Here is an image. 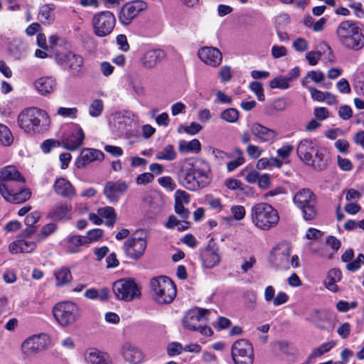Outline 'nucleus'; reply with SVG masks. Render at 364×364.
<instances>
[{"label": "nucleus", "mask_w": 364, "mask_h": 364, "mask_svg": "<svg viewBox=\"0 0 364 364\" xmlns=\"http://www.w3.org/2000/svg\"><path fill=\"white\" fill-rule=\"evenodd\" d=\"M181 185L195 191L207 187L211 182L210 167L208 162L198 160L183 168L179 174Z\"/></svg>", "instance_id": "f257e3e1"}, {"label": "nucleus", "mask_w": 364, "mask_h": 364, "mask_svg": "<svg viewBox=\"0 0 364 364\" xmlns=\"http://www.w3.org/2000/svg\"><path fill=\"white\" fill-rule=\"evenodd\" d=\"M336 35L339 43L346 49L358 51L364 47V32L358 22L343 21L338 24Z\"/></svg>", "instance_id": "f03ea898"}, {"label": "nucleus", "mask_w": 364, "mask_h": 364, "mask_svg": "<svg viewBox=\"0 0 364 364\" xmlns=\"http://www.w3.org/2000/svg\"><path fill=\"white\" fill-rule=\"evenodd\" d=\"M17 121L21 129L31 135L47 130L50 123L48 113L34 107L22 110L18 116Z\"/></svg>", "instance_id": "7ed1b4c3"}, {"label": "nucleus", "mask_w": 364, "mask_h": 364, "mask_svg": "<svg viewBox=\"0 0 364 364\" xmlns=\"http://www.w3.org/2000/svg\"><path fill=\"white\" fill-rule=\"evenodd\" d=\"M252 223L257 228L268 230L275 227L279 221L278 211L267 203H258L251 209Z\"/></svg>", "instance_id": "20e7f679"}, {"label": "nucleus", "mask_w": 364, "mask_h": 364, "mask_svg": "<svg viewBox=\"0 0 364 364\" xmlns=\"http://www.w3.org/2000/svg\"><path fill=\"white\" fill-rule=\"evenodd\" d=\"M150 285L153 299L159 304H170L176 296V287L168 277H154Z\"/></svg>", "instance_id": "39448f33"}, {"label": "nucleus", "mask_w": 364, "mask_h": 364, "mask_svg": "<svg viewBox=\"0 0 364 364\" xmlns=\"http://www.w3.org/2000/svg\"><path fill=\"white\" fill-rule=\"evenodd\" d=\"M209 311L205 309L196 308L188 311L183 318L184 328L191 331H198L204 336L213 334L212 329L205 325Z\"/></svg>", "instance_id": "423d86ee"}, {"label": "nucleus", "mask_w": 364, "mask_h": 364, "mask_svg": "<svg viewBox=\"0 0 364 364\" xmlns=\"http://www.w3.org/2000/svg\"><path fill=\"white\" fill-rule=\"evenodd\" d=\"M53 314L61 326L66 327L75 323L80 316L79 306L70 301L58 303L53 308Z\"/></svg>", "instance_id": "0eeeda50"}, {"label": "nucleus", "mask_w": 364, "mask_h": 364, "mask_svg": "<svg viewBox=\"0 0 364 364\" xmlns=\"http://www.w3.org/2000/svg\"><path fill=\"white\" fill-rule=\"evenodd\" d=\"M294 203L301 210L304 218L311 220L317 214L316 196L309 188L299 190L294 196Z\"/></svg>", "instance_id": "6e6552de"}, {"label": "nucleus", "mask_w": 364, "mask_h": 364, "mask_svg": "<svg viewBox=\"0 0 364 364\" xmlns=\"http://www.w3.org/2000/svg\"><path fill=\"white\" fill-rule=\"evenodd\" d=\"M92 23L95 34L99 37H105L112 32L116 18L114 14L109 11H101L93 16Z\"/></svg>", "instance_id": "1a4fd4ad"}, {"label": "nucleus", "mask_w": 364, "mask_h": 364, "mask_svg": "<svg viewBox=\"0 0 364 364\" xmlns=\"http://www.w3.org/2000/svg\"><path fill=\"white\" fill-rule=\"evenodd\" d=\"M112 290L117 299L125 301H131L141 295L137 284L130 279H120L115 282Z\"/></svg>", "instance_id": "9d476101"}, {"label": "nucleus", "mask_w": 364, "mask_h": 364, "mask_svg": "<svg viewBox=\"0 0 364 364\" xmlns=\"http://www.w3.org/2000/svg\"><path fill=\"white\" fill-rule=\"evenodd\" d=\"M231 354L235 364L253 363V348L247 340L241 339L235 342L232 346Z\"/></svg>", "instance_id": "9b49d317"}, {"label": "nucleus", "mask_w": 364, "mask_h": 364, "mask_svg": "<svg viewBox=\"0 0 364 364\" xmlns=\"http://www.w3.org/2000/svg\"><path fill=\"white\" fill-rule=\"evenodd\" d=\"M291 247L287 242L277 244L272 250L269 256L270 262L278 269H289L290 268L289 256Z\"/></svg>", "instance_id": "f8f14e48"}, {"label": "nucleus", "mask_w": 364, "mask_h": 364, "mask_svg": "<svg viewBox=\"0 0 364 364\" xmlns=\"http://www.w3.org/2000/svg\"><path fill=\"white\" fill-rule=\"evenodd\" d=\"M147 9V4L141 0L127 3L121 9L118 18L119 22L124 25H129L141 11Z\"/></svg>", "instance_id": "ddd939ff"}, {"label": "nucleus", "mask_w": 364, "mask_h": 364, "mask_svg": "<svg viewBox=\"0 0 364 364\" xmlns=\"http://www.w3.org/2000/svg\"><path fill=\"white\" fill-rule=\"evenodd\" d=\"M55 60L65 69H68L73 76L80 73L83 65V59L81 56L68 51L57 53Z\"/></svg>", "instance_id": "4468645a"}, {"label": "nucleus", "mask_w": 364, "mask_h": 364, "mask_svg": "<svg viewBox=\"0 0 364 364\" xmlns=\"http://www.w3.org/2000/svg\"><path fill=\"white\" fill-rule=\"evenodd\" d=\"M147 242L143 237H131L127 240L124 244V250L127 257L138 260L144 254Z\"/></svg>", "instance_id": "2eb2a0df"}, {"label": "nucleus", "mask_w": 364, "mask_h": 364, "mask_svg": "<svg viewBox=\"0 0 364 364\" xmlns=\"http://www.w3.org/2000/svg\"><path fill=\"white\" fill-rule=\"evenodd\" d=\"M250 129L252 135L261 143L272 144L278 135L275 130L257 122L251 124Z\"/></svg>", "instance_id": "dca6fc26"}, {"label": "nucleus", "mask_w": 364, "mask_h": 364, "mask_svg": "<svg viewBox=\"0 0 364 364\" xmlns=\"http://www.w3.org/2000/svg\"><path fill=\"white\" fill-rule=\"evenodd\" d=\"M318 147L319 146L315 139H304L298 144L297 155L306 164L309 163L312 161V156Z\"/></svg>", "instance_id": "f3484780"}, {"label": "nucleus", "mask_w": 364, "mask_h": 364, "mask_svg": "<svg viewBox=\"0 0 364 364\" xmlns=\"http://www.w3.org/2000/svg\"><path fill=\"white\" fill-rule=\"evenodd\" d=\"M46 347V343L41 336H33L26 338L21 345V350L26 356L34 355Z\"/></svg>", "instance_id": "a211bd4d"}, {"label": "nucleus", "mask_w": 364, "mask_h": 364, "mask_svg": "<svg viewBox=\"0 0 364 364\" xmlns=\"http://www.w3.org/2000/svg\"><path fill=\"white\" fill-rule=\"evenodd\" d=\"M0 193L4 198L13 203H21L28 200L31 196L29 189H23L19 192L10 190L6 183L0 184Z\"/></svg>", "instance_id": "6ab92c4d"}, {"label": "nucleus", "mask_w": 364, "mask_h": 364, "mask_svg": "<svg viewBox=\"0 0 364 364\" xmlns=\"http://www.w3.org/2000/svg\"><path fill=\"white\" fill-rule=\"evenodd\" d=\"M127 188L128 186L124 181H109L105 186L104 194L110 203H117Z\"/></svg>", "instance_id": "aec40b11"}, {"label": "nucleus", "mask_w": 364, "mask_h": 364, "mask_svg": "<svg viewBox=\"0 0 364 364\" xmlns=\"http://www.w3.org/2000/svg\"><path fill=\"white\" fill-rule=\"evenodd\" d=\"M198 55L203 62L212 67L218 66L223 59L221 52L218 48L213 47H205L200 49Z\"/></svg>", "instance_id": "412c9836"}, {"label": "nucleus", "mask_w": 364, "mask_h": 364, "mask_svg": "<svg viewBox=\"0 0 364 364\" xmlns=\"http://www.w3.org/2000/svg\"><path fill=\"white\" fill-rule=\"evenodd\" d=\"M85 139V133L82 128L77 127L63 139V146L70 151L77 150Z\"/></svg>", "instance_id": "4be33fe9"}, {"label": "nucleus", "mask_w": 364, "mask_h": 364, "mask_svg": "<svg viewBox=\"0 0 364 364\" xmlns=\"http://www.w3.org/2000/svg\"><path fill=\"white\" fill-rule=\"evenodd\" d=\"M105 155L100 150L85 148L81 151L80 156L76 159L75 165L78 168H81L95 161H102Z\"/></svg>", "instance_id": "5701e85b"}, {"label": "nucleus", "mask_w": 364, "mask_h": 364, "mask_svg": "<svg viewBox=\"0 0 364 364\" xmlns=\"http://www.w3.org/2000/svg\"><path fill=\"white\" fill-rule=\"evenodd\" d=\"M166 56L164 50L161 49H151L146 50L140 59L141 65L146 69H152L156 66Z\"/></svg>", "instance_id": "b1692460"}, {"label": "nucleus", "mask_w": 364, "mask_h": 364, "mask_svg": "<svg viewBox=\"0 0 364 364\" xmlns=\"http://www.w3.org/2000/svg\"><path fill=\"white\" fill-rule=\"evenodd\" d=\"M124 359L130 364H140L144 360L143 353L136 346L125 343L122 349Z\"/></svg>", "instance_id": "393cba45"}, {"label": "nucleus", "mask_w": 364, "mask_h": 364, "mask_svg": "<svg viewBox=\"0 0 364 364\" xmlns=\"http://www.w3.org/2000/svg\"><path fill=\"white\" fill-rule=\"evenodd\" d=\"M36 244L32 240L18 239L9 245V251L12 254L29 253L35 250Z\"/></svg>", "instance_id": "a878e982"}, {"label": "nucleus", "mask_w": 364, "mask_h": 364, "mask_svg": "<svg viewBox=\"0 0 364 364\" xmlns=\"http://www.w3.org/2000/svg\"><path fill=\"white\" fill-rule=\"evenodd\" d=\"M56 194L64 198H72L75 196V188L72 184L65 178H58L53 185Z\"/></svg>", "instance_id": "bb28decb"}, {"label": "nucleus", "mask_w": 364, "mask_h": 364, "mask_svg": "<svg viewBox=\"0 0 364 364\" xmlns=\"http://www.w3.org/2000/svg\"><path fill=\"white\" fill-rule=\"evenodd\" d=\"M85 360L91 364H110L111 360L107 353L92 348L85 353Z\"/></svg>", "instance_id": "cd10ccee"}, {"label": "nucleus", "mask_w": 364, "mask_h": 364, "mask_svg": "<svg viewBox=\"0 0 364 364\" xmlns=\"http://www.w3.org/2000/svg\"><path fill=\"white\" fill-rule=\"evenodd\" d=\"M36 90L42 95L50 94L55 89L56 82L51 77H42L34 83Z\"/></svg>", "instance_id": "c85d7f7f"}, {"label": "nucleus", "mask_w": 364, "mask_h": 364, "mask_svg": "<svg viewBox=\"0 0 364 364\" xmlns=\"http://www.w3.org/2000/svg\"><path fill=\"white\" fill-rule=\"evenodd\" d=\"M72 210L71 205L61 203L55 206L48 213V216L55 220L70 219V213Z\"/></svg>", "instance_id": "c756f323"}, {"label": "nucleus", "mask_w": 364, "mask_h": 364, "mask_svg": "<svg viewBox=\"0 0 364 364\" xmlns=\"http://www.w3.org/2000/svg\"><path fill=\"white\" fill-rule=\"evenodd\" d=\"M55 6L53 4H48L41 6L39 9L38 19L43 24L50 25L55 20Z\"/></svg>", "instance_id": "7c9ffc66"}, {"label": "nucleus", "mask_w": 364, "mask_h": 364, "mask_svg": "<svg viewBox=\"0 0 364 364\" xmlns=\"http://www.w3.org/2000/svg\"><path fill=\"white\" fill-rule=\"evenodd\" d=\"M328 161L327 151L319 146L312 156V161L307 163V164L313 166L317 169L323 170L326 168Z\"/></svg>", "instance_id": "2f4dec72"}, {"label": "nucleus", "mask_w": 364, "mask_h": 364, "mask_svg": "<svg viewBox=\"0 0 364 364\" xmlns=\"http://www.w3.org/2000/svg\"><path fill=\"white\" fill-rule=\"evenodd\" d=\"M143 202L154 213H159L164 206L162 197L158 193H146L142 198Z\"/></svg>", "instance_id": "473e14b6"}, {"label": "nucleus", "mask_w": 364, "mask_h": 364, "mask_svg": "<svg viewBox=\"0 0 364 364\" xmlns=\"http://www.w3.org/2000/svg\"><path fill=\"white\" fill-rule=\"evenodd\" d=\"M6 181L25 182L24 178L13 166H7L0 169V181Z\"/></svg>", "instance_id": "72a5a7b5"}, {"label": "nucleus", "mask_w": 364, "mask_h": 364, "mask_svg": "<svg viewBox=\"0 0 364 364\" xmlns=\"http://www.w3.org/2000/svg\"><path fill=\"white\" fill-rule=\"evenodd\" d=\"M200 257L203 266L206 268L214 267L218 264L220 260L218 253L211 248L204 250Z\"/></svg>", "instance_id": "f704fd0d"}, {"label": "nucleus", "mask_w": 364, "mask_h": 364, "mask_svg": "<svg viewBox=\"0 0 364 364\" xmlns=\"http://www.w3.org/2000/svg\"><path fill=\"white\" fill-rule=\"evenodd\" d=\"M341 277L342 274L339 269H331L328 273L327 279L325 282L326 288L332 292H336L338 289L336 283L341 279Z\"/></svg>", "instance_id": "c9c22d12"}, {"label": "nucleus", "mask_w": 364, "mask_h": 364, "mask_svg": "<svg viewBox=\"0 0 364 364\" xmlns=\"http://www.w3.org/2000/svg\"><path fill=\"white\" fill-rule=\"evenodd\" d=\"M97 213L102 218L106 219L105 224L107 227L114 226L117 222V213L112 207L105 206L100 208L97 210Z\"/></svg>", "instance_id": "e433bc0d"}, {"label": "nucleus", "mask_w": 364, "mask_h": 364, "mask_svg": "<svg viewBox=\"0 0 364 364\" xmlns=\"http://www.w3.org/2000/svg\"><path fill=\"white\" fill-rule=\"evenodd\" d=\"M85 245V236L73 235L67 238V250L70 253L78 252L80 247Z\"/></svg>", "instance_id": "4c0bfd02"}, {"label": "nucleus", "mask_w": 364, "mask_h": 364, "mask_svg": "<svg viewBox=\"0 0 364 364\" xmlns=\"http://www.w3.org/2000/svg\"><path fill=\"white\" fill-rule=\"evenodd\" d=\"M311 318L312 321L319 328H324L323 322L326 321H330L331 318V314L324 310L318 311L314 310L311 314Z\"/></svg>", "instance_id": "58836bf2"}, {"label": "nucleus", "mask_w": 364, "mask_h": 364, "mask_svg": "<svg viewBox=\"0 0 364 364\" xmlns=\"http://www.w3.org/2000/svg\"><path fill=\"white\" fill-rule=\"evenodd\" d=\"M201 149V145L200 141L194 139L191 141H187L185 140H181L179 142V150L181 152L183 153H191L196 152L198 153Z\"/></svg>", "instance_id": "ea45409f"}, {"label": "nucleus", "mask_w": 364, "mask_h": 364, "mask_svg": "<svg viewBox=\"0 0 364 364\" xmlns=\"http://www.w3.org/2000/svg\"><path fill=\"white\" fill-rule=\"evenodd\" d=\"M57 286H63L72 280V274L68 268L61 267L55 272Z\"/></svg>", "instance_id": "a19ab883"}, {"label": "nucleus", "mask_w": 364, "mask_h": 364, "mask_svg": "<svg viewBox=\"0 0 364 364\" xmlns=\"http://www.w3.org/2000/svg\"><path fill=\"white\" fill-rule=\"evenodd\" d=\"M325 79L324 74L320 70H311L307 73L306 75L301 80V85L304 87H310V81L319 83Z\"/></svg>", "instance_id": "79ce46f5"}, {"label": "nucleus", "mask_w": 364, "mask_h": 364, "mask_svg": "<svg viewBox=\"0 0 364 364\" xmlns=\"http://www.w3.org/2000/svg\"><path fill=\"white\" fill-rule=\"evenodd\" d=\"M225 186L230 190H240L244 191L247 195H251L253 193L252 188L251 187L247 186H243L242 183L235 178H228L225 181Z\"/></svg>", "instance_id": "37998d69"}, {"label": "nucleus", "mask_w": 364, "mask_h": 364, "mask_svg": "<svg viewBox=\"0 0 364 364\" xmlns=\"http://www.w3.org/2000/svg\"><path fill=\"white\" fill-rule=\"evenodd\" d=\"M176 156L177 154L174 150L173 146L168 144L156 154V159L158 160L173 161Z\"/></svg>", "instance_id": "c03bdc74"}, {"label": "nucleus", "mask_w": 364, "mask_h": 364, "mask_svg": "<svg viewBox=\"0 0 364 364\" xmlns=\"http://www.w3.org/2000/svg\"><path fill=\"white\" fill-rule=\"evenodd\" d=\"M165 227L168 229L177 228L178 230L183 231L188 228L189 223L183 220L181 222L175 215H172L168 217L167 222L165 223Z\"/></svg>", "instance_id": "a18cd8bd"}, {"label": "nucleus", "mask_w": 364, "mask_h": 364, "mask_svg": "<svg viewBox=\"0 0 364 364\" xmlns=\"http://www.w3.org/2000/svg\"><path fill=\"white\" fill-rule=\"evenodd\" d=\"M58 229V225L54 223L45 225L41 230V232L37 236V240L41 242L48 237L53 234Z\"/></svg>", "instance_id": "49530a36"}, {"label": "nucleus", "mask_w": 364, "mask_h": 364, "mask_svg": "<svg viewBox=\"0 0 364 364\" xmlns=\"http://www.w3.org/2000/svg\"><path fill=\"white\" fill-rule=\"evenodd\" d=\"M103 108V101L100 99H95L91 101L89 106V114L92 117H97L101 115Z\"/></svg>", "instance_id": "de8ad7c7"}, {"label": "nucleus", "mask_w": 364, "mask_h": 364, "mask_svg": "<svg viewBox=\"0 0 364 364\" xmlns=\"http://www.w3.org/2000/svg\"><path fill=\"white\" fill-rule=\"evenodd\" d=\"M41 218V214L39 212L35 211L32 212L29 215H28L25 218V223L29 228L26 230L27 235H31L35 232V228L33 225L36 224Z\"/></svg>", "instance_id": "09e8293b"}, {"label": "nucleus", "mask_w": 364, "mask_h": 364, "mask_svg": "<svg viewBox=\"0 0 364 364\" xmlns=\"http://www.w3.org/2000/svg\"><path fill=\"white\" fill-rule=\"evenodd\" d=\"M289 83L290 82L286 76L279 75L269 82V87L272 89L286 90L289 87Z\"/></svg>", "instance_id": "8fccbe9b"}, {"label": "nucleus", "mask_w": 364, "mask_h": 364, "mask_svg": "<svg viewBox=\"0 0 364 364\" xmlns=\"http://www.w3.org/2000/svg\"><path fill=\"white\" fill-rule=\"evenodd\" d=\"M336 343L334 341H329L324 343L318 347L313 349L311 353V358H315L321 356L323 354L328 352L334 346Z\"/></svg>", "instance_id": "3c124183"}, {"label": "nucleus", "mask_w": 364, "mask_h": 364, "mask_svg": "<svg viewBox=\"0 0 364 364\" xmlns=\"http://www.w3.org/2000/svg\"><path fill=\"white\" fill-rule=\"evenodd\" d=\"M13 136L9 129L0 124V143L4 146H9L13 142Z\"/></svg>", "instance_id": "603ef678"}, {"label": "nucleus", "mask_w": 364, "mask_h": 364, "mask_svg": "<svg viewBox=\"0 0 364 364\" xmlns=\"http://www.w3.org/2000/svg\"><path fill=\"white\" fill-rule=\"evenodd\" d=\"M220 118L229 123L236 122L239 118V112L235 108L226 109L220 114Z\"/></svg>", "instance_id": "864d4df0"}, {"label": "nucleus", "mask_w": 364, "mask_h": 364, "mask_svg": "<svg viewBox=\"0 0 364 364\" xmlns=\"http://www.w3.org/2000/svg\"><path fill=\"white\" fill-rule=\"evenodd\" d=\"M103 235V230L99 228H95L89 230L87 232V236H85L86 245L90 244L93 242L99 241L102 239Z\"/></svg>", "instance_id": "5fc2aeb1"}, {"label": "nucleus", "mask_w": 364, "mask_h": 364, "mask_svg": "<svg viewBox=\"0 0 364 364\" xmlns=\"http://www.w3.org/2000/svg\"><path fill=\"white\" fill-rule=\"evenodd\" d=\"M289 104L284 98L275 99L269 106L271 111L282 112L288 107Z\"/></svg>", "instance_id": "6e6d98bb"}, {"label": "nucleus", "mask_w": 364, "mask_h": 364, "mask_svg": "<svg viewBox=\"0 0 364 364\" xmlns=\"http://www.w3.org/2000/svg\"><path fill=\"white\" fill-rule=\"evenodd\" d=\"M249 87L252 92H253L259 101L264 100V89L262 84L257 81L252 82Z\"/></svg>", "instance_id": "4d7b16f0"}, {"label": "nucleus", "mask_w": 364, "mask_h": 364, "mask_svg": "<svg viewBox=\"0 0 364 364\" xmlns=\"http://www.w3.org/2000/svg\"><path fill=\"white\" fill-rule=\"evenodd\" d=\"M160 186L168 191H173L176 188V184L171 176H162L158 178Z\"/></svg>", "instance_id": "13d9d810"}, {"label": "nucleus", "mask_w": 364, "mask_h": 364, "mask_svg": "<svg viewBox=\"0 0 364 364\" xmlns=\"http://www.w3.org/2000/svg\"><path fill=\"white\" fill-rule=\"evenodd\" d=\"M175 212L181 217V218L183 220H186L190 215V211L186 208L182 202L178 200V199L175 201L174 205Z\"/></svg>", "instance_id": "bf43d9fd"}, {"label": "nucleus", "mask_w": 364, "mask_h": 364, "mask_svg": "<svg viewBox=\"0 0 364 364\" xmlns=\"http://www.w3.org/2000/svg\"><path fill=\"white\" fill-rule=\"evenodd\" d=\"M78 110L76 107H60L58 109V114L60 115L63 117L75 119L77 115Z\"/></svg>", "instance_id": "052dcab7"}, {"label": "nucleus", "mask_w": 364, "mask_h": 364, "mask_svg": "<svg viewBox=\"0 0 364 364\" xmlns=\"http://www.w3.org/2000/svg\"><path fill=\"white\" fill-rule=\"evenodd\" d=\"M364 263V255L363 254H359L356 259H353L352 262H349L346 264V269L350 272H355L358 270L362 264Z\"/></svg>", "instance_id": "680f3d73"}, {"label": "nucleus", "mask_w": 364, "mask_h": 364, "mask_svg": "<svg viewBox=\"0 0 364 364\" xmlns=\"http://www.w3.org/2000/svg\"><path fill=\"white\" fill-rule=\"evenodd\" d=\"M154 176L150 172H145L137 176L136 183L138 185L146 186L154 181Z\"/></svg>", "instance_id": "e2e57ef3"}, {"label": "nucleus", "mask_w": 364, "mask_h": 364, "mask_svg": "<svg viewBox=\"0 0 364 364\" xmlns=\"http://www.w3.org/2000/svg\"><path fill=\"white\" fill-rule=\"evenodd\" d=\"M206 203L210 206V208L216 210L217 212H220L223 210V205H222L220 198H213L211 196H208L206 197Z\"/></svg>", "instance_id": "0e129e2a"}, {"label": "nucleus", "mask_w": 364, "mask_h": 364, "mask_svg": "<svg viewBox=\"0 0 364 364\" xmlns=\"http://www.w3.org/2000/svg\"><path fill=\"white\" fill-rule=\"evenodd\" d=\"M246 151L248 156L252 159H258L262 154V149L257 145L249 144Z\"/></svg>", "instance_id": "69168bd1"}, {"label": "nucleus", "mask_w": 364, "mask_h": 364, "mask_svg": "<svg viewBox=\"0 0 364 364\" xmlns=\"http://www.w3.org/2000/svg\"><path fill=\"white\" fill-rule=\"evenodd\" d=\"M233 218L236 220H240L245 216L246 211L242 205H233L230 208Z\"/></svg>", "instance_id": "338daca9"}, {"label": "nucleus", "mask_w": 364, "mask_h": 364, "mask_svg": "<svg viewBox=\"0 0 364 364\" xmlns=\"http://www.w3.org/2000/svg\"><path fill=\"white\" fill-rule=\"evenodd\" d=\"M326 243L327 245L330 246L331 247V253H333V255H335L336 252L339 250L341 247V241L337 239L334 236H328L326 238Z\"/></svg>", "instance_id": "774afa93"}]
</instances>
